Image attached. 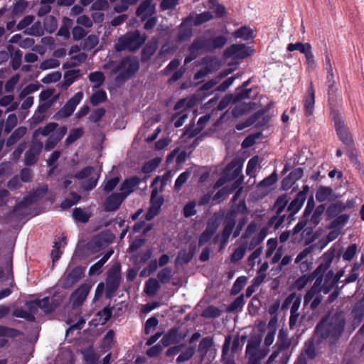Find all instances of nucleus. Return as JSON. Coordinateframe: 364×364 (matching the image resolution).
Listing matches in <instances>:
<instances>
[{"label":"nucleus","instance_id":"a19ab883","mask_svg":"<svg viewBox=\"0 0 364 364\" xmlns=\"http://www.w3.org/2000/svg\"><path fill=\"white\" fill-rule=\"evenodd\" d=\"M276 345L279 351H284L291 346V341L288 338L287 334L282 330L279 333L278 341Z\"/></svg>","mask_w":364,"mask_h":364},{"label":"nucleus","instance_id":"0eeeda50","mask_svg":"<svg viewBox=\"0 0 364 364\" xmlns=\"http://www.w3.org/2000/svg\"><path fill=\"white\" fill-rule=\"evenodd\" d=\"M237 215V211L235 210H229L225 216V221H224V228L221 232L220 235V245L223 247L225 245L228 240L235 227L236 224V217ZM220 237V235H218L214 238L215 242H217L218 239Z\"/></svg>","mask_w":364,"mask_h":364},{"label":"nucleus","instance_id":"4c0bfd02","mask_svg":"<svg viewBox=\"0 0 364 364\" xmlns=\"http://www.w3.org/2000/svg\"><path fill=\"white\" fill-rule=\"evenodd\" d=\"M326 209V205L324 204L318 205L312 212L311 216L309 218V222L314 225V227H316L320 221L321 216L323 213Z\"/></svg>","mask_w":364,"mask_h":364},{"label":"nucleus","instance_id":"20e7f679","mask_svg":"<svg viewBox=\"0 0 364 364\" xmlns=\"http://www.w3.org/2000/svg\"><path fill=\"white\" fill-rule=\"evenodd\" d=\"M145 41L144 35H141L138 31H134L128 32L119 37L114 46L117 51L124 50L134 51L138 50L144 43Z\"/></svg>","mask_w":364,"mask_h":364},{"label":"nucleus","instance_id":"9b49d317","mask_svg":"<svg viewBox=\"0 0 364 364\" xmlns=\"http://www.w3.org/2000/svg\"><path fill=\"white\" fill-rule=\"evenodd\" d=\"M59 303L54 299L45 297L41 300H36L28 304V309L32 314H35L38 309H41L46 313L53 311Z\"/></svg>","mask_w":364,"mask_h":364},{"label":"nucleus","instance_id":"ddd939ff","mask_svg":"<svg viewBox=\"0 0 364 364\" xmlns=\"http://www.w3.org/2000/svg\"><path fill=\"white\" fill-rule=\"evenodd\" d=\"M253 52L254 50L245 44H232L225 50L224 55L228 58L233 57L243 59L251 55Z\"/></svg>","mask_w":364,"mask_h":364},{"label":"nucleus","instance_id":"37998d69","mask_svg":"<svg viewBox=\"0 0 364 364\" xmlns=\"http://www.w3.org/2000/svg\"><path fill=\"white\" fill-rule=\"evenodd\" d=\"M247 280V277L246 276H240L237 277L230 289V294L236 295L239 294L245 287Z\"/></svg>","mask_w":364,"mask_h":364},{"label":"nucleus","instance_id":"4d7b16f0","mask_svg":"<svg viewBox=\"0 0 364 364\" xmlns=\"http://www.w3.org/2000/svg\"><path fill=\"white\" fill-rule=\"evenodd\" d=\"M277 179H278V176H277L276 171H274L269 176L264 178L262 181H261L258 183L257 186L259 188L270 187L277 181Z\"/></svg>","mask_w":364,"mask_h":364},{"label":"nucleus","instance_id":"774afa93","mask_svg":"<svg viewBox=\"0 0 364 364\" xmlns=\"http://www.w3.org/2000/svg\"><path fill=\"white\" fill-rule=\"evenodd\" d=\"M82 353L87 364H97L99 356L92 349L85 350Z\"/></svg>","mask_w":364,"mask_h":364},{"label":"nucleus","instance_id":"603ef678","mask_svg":"<svg viewBox=\"0 0 364 364\" xmlns=\"http://www.w3.org/2000/svg\"><path fill=\"white\" fill-rule=\"evenodd\" d=\"M213 343L214 342L212 337H205L200 341L198 351L203 355H205L210 348L213 346Z\"/></svg>","mask_w":364,"mask_h":364},{"label":"nucleus","instance_id":"49530a36","mask_svg":"<svg viewBox=\"0 0 364 364\" xmlns=\"http://www.w3.org/2000/svg\"><path fill=\"white\" fill-rule=\"evenodd\" d=\"M111 316L112 309L109 306L105 307L96 315L95 321H97V324L104 325L110 318Z\"/></svg>","mask_w":364,"mask_h":364},{"label":"nucleus","instance_id":"69168bd1","mask_svg":"<svg viewBox=\"0 0 364 364\" xmlns=\"http://www.w3.org/2000/svg\"><path fill=\"white\" fill-rule=\"evenodd\" d=\"M187 117L188 113L186 110H183L176 114L173 117V120L174 121V127L176 128L181 127L184 124Z\"/></svg>","mask_w":364,"mask_h":364},{"label":"nucleus","instance_id":"4468645a","mask_svg":"<svg viewBox=\"0 0 364 364\" xmlns=\"http://www.w3.org/2000/svg\"><path fill=\"white\" fill-rule=\"evenodd\" d=\"M84 274V269L82 267H77L73 269L68 268L60 279L63 287L68 288L78 282Z\"/></svg>","mask_w":364,"mask_h":364},{"label":"nucleus","instance_id":"a211bd4d","mask_svg":"<svg viewBox=\"0 0 364 364\" xmlns=\"http://www.w3.org/2000/svg\"><path fill=\"white\" fill-rule=\"evenodd\" d=\"M47 187L43 186L40 189L36 190L33 193H30L27 196H26L23 200L18 203L14 210V213L15 214L17 213H25V212H21V210L28 206H30L38 198L42 196L47 192Z\"/></svg>","mask_w":364,"mask_h":364},{"label":"nucleus","instance_id":"5fc2aeb1","mask_svg":"<svg viewBox=\"0 0 364 364\" xmlns=\"http://www.w3.org/2000/svg\"><path fill=\"white\" fill-rule=\"evenodd\" d=\"M358 252V245L355 243L350 244L342 255L344 261L350 262Z\"/></svg>","mask_w":364,"mask_h":364},{"label":"nucleus","instance_id":"e433bc0d","mask_svg":"<svg viewBox=\"0 0 364 364\" xmlns=\"http://www.w3.org/2000/svg\"><path fill=\"white\" fill-rule=\"evenodd\" d=\"M14 96L11 95L1 97L0 106L8 107L6 112L16 110L18 107V104L16 102H14Z\"/></svg>","mask_w":364,"mask_h":364},{"label":"nucleus","instance_id":"c9c22d12","mask_svg":"<svg viewBox=\"0 0 364 364\" xmlns=\"http://www.w3.org/2000/svg\"><path fill=\"white\" fill-rule=\"evenodd\" d=\"M301 302V296H296L295 293L290 294L284 301V305H289L292 303L291 306L290 311H292V314L298 312L299 306Z\"/></svg>","mask_w":364,"mask_h":364},{"label":"nucleus","instance_id":"8fccbe9b","mask_svg":"<svg viewBox=\"0 0 364 364\" xmlns=\"http://www.w3.org/2000/svg\"><path fill=\"white\" fill-rule=\"evenodd\" d=\"M267 235V229L262 228L257 235L254 236L250 242V250L254 249L256 246L259 245L264 240Z\"/></svg>","mask_w":364,"mask_h":364},{"label":"nucleus","instance_id":"338daca9","mask_svg":"<svg viewBox=\"0 0 364 364\" xmlns=\"http://www.w3.org/2000/svg\"><path fill=\"white\" fill-rule=\"evenodd\" d=\"M99 42L98 36L96 35H90L83 43V48L85 50H91L95 48Z\"/></svg>","mask_w":364,"mask_h":364},{"label":"nucleus","instance_id":"f8f14e48","mask_svg":"<svg viewBox=\"0 0 364 364\" xmlns=\"http://www.w3.org/2000/svg\"><path fill=\"white\" fill-rule=\"evenodd\" d=\"M326 85L328 87V103L334 106L339 100H341V96L338 94L339 84L336 81L333 73L327 74Z\"/></svg>","mask_w":364,"mask_h":364},{"label":"nucleus","instance_id":"412c9836","mask_svg":"<svg viewBox=\"0 0 364 364\" xmlns=\"http://www.w3.org/2000/svg\"><path fill=\"white\" fill-rule=\"evenodd\" d=\"M67 132L65 127H61L52 133L47 139L45 144V149L50 151L53 149L58 142L65 136Z\"/></svg>","mask_w":364,"mask_h":364},{"label":"nucleus","instance_id":"aec40b11","mask_svg":"<svg viewBox=\"0 0 364 364\" xmlns=\"http://www.w3.org/2000/svg\"><path fill=\"white\" fill-rule=\"evenodd\" d=\"M42 148V142L33 139L31 148L25 154L26 164L28 165L35 164L38 160V155L40 154Z\"/></svg>","mask_w":364,"mask_h":364},{"label":"nucleus","instance_id":"4be33fe9","mask_svg":"<svg viewBox=\"0 0 364 364\" xmlns=\"http://www.w3.org/2000/svg\"><path fill=\"white\" fill-rule=\"evenodd\" d=\"M124 199L125 198L119 193L111 194L105 200V210L107 211L117 210Z\"/></svg>","mask_w":364,"mask_h":364},{"label":"nucleus","instance_id":"864d4df0","mask_svg":"<svg viewBox=\"0 0 364 364\" xmlns=\"http://www.w3.org/2000/svg\"><path fill=\"white\" fill-rule=\"evenodd\" d=\"M259 345L260 340L258 338H255L249 340L246 346V354L249 355H256Z\"/></svg>","mask_w":364,"mask_h":364},{"label":"nucleus","instance_id":"f3484780","mask_svg":"<svg viewBox=\"0 0 364 364\" xmlns=\"http://www.w3.org/2000/svg\"><path fill=\"white\" fill-rule=\"evenodd\" d=\"M213 18V14L209 11H205L199 14H196L194 16L193 14H191L187 17L183 18L181 25L182 26H198L204 23L210 21Z\"/></svg>","mask_w":364,"mask_h":364},{"label":"nucleus","instance_id":"13d9d810","mask_svg":"<svg viewBox=\"0 0 364 364\" xmlns=\"http://www.w3.org/2000/svg\"><path fill=\"white\" fill-rule=\"evenodd\" d=\"M349 219V215L347 214H343L338 216H336L331 223L329 224L328 228L331 229L336 228L338 227H343L346 225Z\"/></svg>","mask_w":364,"mask_h":364},{"label":"nucleus","instance_id":"7ed1b4c3","mask_svg":"<svg viewBox=\"0 0 364 364\" xmlns=\"http://www.w3.org/2000/svg\"><path fill=\"white\" fill-rule=\"evenodd\" d=\"M227 41L228 38L222 35L210 38L198 37L192 42V48L199 49L200 53H210L223 48Z\"/></svg>","mask_w":364,"mask_h":364},{"label":"nucleus","instance_id":"c756f323","mask_svg":"<svg viewBox=\"0 0 364 364\" xmlns=\"http://www.w3.org/2000/svg\"><path fill=\"white\" fill-rule=\"evenodd\" d=\"M333 195V191L331 187L321 186L316 192V199L318 202L322 203L326 200H331Z\"/></svg>","mask_w":364,"mask_h":364},{"label":"nucleus","instance_id":"39448f33","mask_svg":"<svg viewBox=\"0 0 364 364\" xmlns=\"http://www.w3.org/2000/svg\"><path fill=\"white\" fill-rule=\"evenodd\" d=\"M343 251L341 247L337 252L335 247H331L321 257L322 262L313 272L312 275L316 278L314 286L318 287L323 282V274L328 269L333 259L341 257Z\"/></svg>","mask_w":364,"mask_h":364},{"label":"nucleus","instance_id":"f257e3e1","mask_svg":"<svg viewBox=\"0 0 364 364\" xmlns=\"http://www.w3.org/2000/svg\"><path fill=\"white\" fill-rule=\"evenodd\" d=\"M345 326L346 320L340 315L322 318L315 328V333L318 336L317 343H321L328 338L338 339L344 331Z\"/></svg>","mask_w":364,"mask_h":364},{"label":"nucleus","instance_id":"de8ad7c7","mask_svg":"<svg viewBox=\"0 0 364 364\" xmlns=\"http://www.w3.org/2000/svg\"><path fill=\"white\" fill-rule=\"evenodd\" d=\"M58 95H55L54 93V90H46L42 91L40 94V101H43L45 102L50 103L53 105L56 100L58 99Z\"/></svg>","mask_w":364,"mask_h":364},{"label":"nucleus","instance_id":"423d86ee","mask_svg":"<svg viewBox=\"0 0 364 364\" xmlns=\"http://www.w3.org/2000/svg\"><path fill=\"white\" fill-rule=\"evenodd\" d=\"M224 217V212L222 210L215 212L211 218L207 222L205 230L200 234L198 239V246L202 247L208 242L216 232L220 221Z\"/></svg>","mask_w":364,"mask_h":364},{"label":"nucleus","instance_id":"0e129e2a","mask_svg":"<svg viewBox=\"0 0 364 364\" xmlns=\"http://www.w3.org/2000/svg\"><path fill=\"white\" fill-rule=\"evenodd\" d=\"M45 29L49 32L53 33L57 28V21L55 18L52 16H46L44 19Z\"/></svg>","mask_w":364,"mask_h":364},{"label":"nucleus","instance_id":"6e6d98bb","mask_svg":"<svg viewBox=\"0 0 364 364\" xmlns=\"http://www.w3.org/2000/svg\"><path fill=\"white\" fill-rule=\"evenodd\" d=\"M309 48H311L310 43H302L301 42H297L296 43H289L287 46V50L289 52L299 50L301 53H306V50Z\"/></svg>","mask_w":364,"mask_h":364},{"label":"nucleus","instance_id":"2eb2a0df","mask_svg":"<svg viewBox=\"0 0 364 364\" xmlns=\"http://www.w3.org/2000/svg\"><path fill=\"white\" fill-rule=\"evenodd\" d=\"M315 88L312 81H310L309 86L304 96V112L305 116H312L315 107Z\"/></svg>","mask_w":364,"mask_h":364},{"label":"nucleus","instance_id":"bf43d9fd","mask_svg":"<svg viewBox=\"0 0 364 364\" xmlns=\"http://www.w3.org/2000/svg\"><path fill=\"white\" fill-rule=\"evenodd\" d=\"M89 80L95 87H99L104 82L105 76L102 72L96 71L89 75Z\"/></svg>","mask_w":364,"mask_h":364},{"label":"nucleus","instance_id":"052dcab7","mask_svg":"<svg viewBox=\"0 0 364 364\" xmlns=\"http://www.w3.org/2000/svg\"><path fill=\"white\" fill-rule=\"evenodd\" d=\"M191 176V172L189 171H186L181 173L175 181L174 190L176 191H179L183 186V185L186 183L188 179Z\"/></svg>","mask_w":364,"mask_h":364},{"label":"nucleus","instance_id":"a18cd8bd","mask_svg":"<svg viewBox=\"0 0 364 364\" xmlns=\"http://www.w3.org/2000/svg\"><path fill=\"white\" fill-rule=\"evenodd\" d=\"M289 202V198L287 194L284 193L279 196L275 203L274 204V207L276 208V213L277 215H281L284 211L285 207L287 206Z\"/></svg>","mask_w":364,"mask_h":364},{"label":"nucleus","instance_id":"9d476101","mask_svg":"<svg viewBox=\"0 0 364 364\" xmlns=\"http://www.w3.org/2000/svg\"><path fill=\"white\" fill-rule=\"evenodd\" d=\"M334 124L336 134L340 140L347 146L353 145L352 136L344 121L340 117L336 116L334 117Z\"/></svg>","mask_w":364,"mask_h":364},{"label":"nucleus","instance_id":"393cba45","mask_svg":"<svg viewBox=\"0 0 364 364\" xmlns=\"http://www.w3.org/2000/svg\"><path fill=\"white\" fill-rule=\"evenodd\" d=\"M184 336H183L178 338V329L177 328H172L163 336L161 343L164 346H168L173 343L179 342Z\"/></svg>","mask_w":364,"mask_h":364},{"label":"nucleus","instance_id":"58836bf2","mask_svg":"<svg viewBox=\"0 0 364 364\" xmlns=\"http://www.w3.org/2000/svg\"><path fill=\"white\" fill-rule=\"evenodd\" d=\"M311 252V247H306L305 249H304L301 252H300L296 259H295V261L294 262L296 264H298L299 262H301L300 264V268L301 269L304 270H307L309 269V267L311 265V263H309L308 262H301L304 258H306L309 254H310Z\"/></svg>","mask_w":364,"mask_h":364},{"label":"nucleus","instance_id":"09e8293b","mask_svg":"<svg viewBox=\"0 0 364 364\" xmlns=\"http://www.w3.org/2000/svg\"><path fill=\"white\" fill-rule=\"evenodd\" d=\"M221 310L214 306H208L201 313V316L206 318H216L220 316Z\"/></svg>","mask_w":364,"mask_h":364},{"label":"nucleus","instance_id":"f03ea898","mask_svg":"<svg viewBox=\"0 0 364 364\" xmlns=\"http://www.w3.org/2000/svg\"><path fill=\"white\" fill-rule=\"evenodd\" d=\"M139 62L134 58H124L119 62L111 61L104 65L105 69L110 70L117 74L116 81L122 82L132 77L139 70Z\"/></svg>","mask_w":364,"mask_h":364},{"label":"nucleus","instance_id":"5701e85b","mask_svg":"<svg viewBox=\"0 0 364 364\" xmlns=\"http://www.w3.org/2000/svg\"><path fill=\"white\" fill-rule=\"evenodd\" d=\"M325 273V275L323 274V282L318 287H320V291H322L323 294H328L336 285L334 281V272L331 269Z\"/></svg>","mask_w":364,"mask_h":364},{"label":"nucleus","instance_id":"7c9ffc66","mask_svg":"<svg viewBox=\"0 0 364 364\" xmlns=\"http://www.w3.org/2000/svg\"><path fill=\"white\" fill-rule=\"evenodd\" d=\"M113 254V250H109L106 252L104 256L95 264L92 265L89 269L90 275H95L99 274L101 272V268L105 264V263L109 259V258Z\"/></svg>","mask_w":364,"mask_h":364},{"label":"nucleus","instance_id":"473e14b6","mask_svg":"<svg viewBox=\"0 0 364 364\" xmlns=\"http://www.w3.org/2000/svg\"><path fill=\"white\" fill-rule=\"evenodd\" d=\"M58 124L54 122H50L46 124L45 127H40L36 129L33 133V139L37 140V137L40 135L46 136H49L56 131Z\"/></svg>","mask_w":364,"mask_h":364},{"label":"nucleus","instance_id":"a878e982","mask_svg":"<svg viewBox=\"0 0 364 364\" xmlns=\"http://www.w3.org/2000/svg\"><path fill=\"white\" fill-rule=\"evenodd\" d=\"M151 200L152 205L146 215V218L148 220H151L159 213V198L158 197V191L156 188H154L152 191Z\"/></svg>","mask_w":364,"mask_h":364},{"label":"nucleus","instance_id":"bb28decb","mask_svg":"<svg viewBox=\"0 0 364 364\" xmlns=\"http://www.w3.org/2000/svg\"><path fill=\"white\" fill-rule=\"evenodd\" d=\"M151 200L152 205L146 215V218L148 220H151L159 213V198L158 197V191L156 188H154L152 191Z\"/></svg>","mask_w":364,"mask_h":364},{"label":"nucleus","instance_id":"680f3d73","mask_svg":"<svg viewBox=\"0 0 364 364\" xmlns=\"http://www.w3.org/2000/svg\"><path fill=\"white\" fill-rule=\"evenodd\" d=\"M261 136V132H257L248 135L242 142V147L246 149L252 146L256 143V140L260 138Z\"/></svg>","mask_w":364,"mask_h":364},{"label":"nucleus","instance_id":"79ce46f5","mask_svg":"<svg viewBox=\"0 0 364 364\" xmlns=\"http://www.w3.org/2000/svg\"><path fill=\"white\" fill-rule=\"evenodd\" d=\"M252 89H242L237 87L236 92L232 95L233 103L239 102L243 100L250 98V93Z\"/></svg>","mask_w":364,"mask_h":364},{"label":"nucleus","instance_id":"c85d7f7f","mask_svg":"<svg viewBox=\"0 0 364 364\" xmlns=\"http://www.w3.org/2000/svg\"><path fill=\"white\" fill-rule=\"evenodd\" d=\"M139 182V180L137 178H131L125 180L120 186L119 193L126 198L131 193L133 192Z\"/></svg>","mask_w":364,"mask_h":364},{"label":"nucleus","instance_id":"c03bdc74","mask_svg":"<svg viewBox=\"0 0 364 364\" xmlns=\"http://www.w3.org/2000/svg\"><path fill=\"white\" fill-rule=\"evenodd\" d=\"M27 132V128L25 127H20L16 129L7 140V145L11 146L14 144L18 140L23 137Z\"/></svg>","mask_w":364,"mask_h":364},{"label":"nucleus","instance_id":"72a5a7b5","mask_svg":"<svg viewBox=\"0 0 364 364\" xmlns=\"http://www.w3.org/2000/svg\"><path fill=\"white\" fill-rule=\"evenodd\" d=\"M233 36L237 38H242L244 41H249L252 38H254V31L250 28L249 26H242L237 30H236Z\"/></svg>","mask_w":364,"mask_h":364},{"label":"nucleus","instance_id":"cd10ccee","mask_svg":"<svg viewBox=\"0 0 364 364\" xmlns=\"http://www.w3.org/2000/svg\"><path fill=\"white\" fill-rule=\"evenodd\" d=\"M151 200L152 205L146 215V218L148 220H151L159 213V198L158 197V191L156 188H154L152 191Z\"/></svg>","mask_w":364,"mask_h":364},{"label":"nucleus","instance_id":"dca6fc26","mask_svg":"<svg viewBox=\"0 0 364 364\" xmlns=\"http://www.w3.org/2000/svg\"><path fill=\"white\" fill-rule=\"evenodd\" d=\"M83 98V92H77L72 98H70L63 108L58 112V117L60 118H66L70 117L75 111L77 105Z\"/></svg>","mask_w":364,"mask_h":364},{"label":"nucleus","instance_id":"f704fd0d","mask_svg":"<svg viewBox=\"0 0 364 364\" xmlns=\"http://www.w3.org/2000/svg\"><path fill=\"white\" fill-rule=\"evenodd\" d=\"M305 200H306L303 199L298 195H296V197L291 200L287 207V210L290 212L289 216H294V215L300 210Z\"/></svg>","mask_w":364,"mask_h":364},{"label":"nucleus","instance_id":"e2e57ef3","mask_svg":"<svg viewBox=\"0 0 364 364\" xmlns=\"http://www.w3.org/2000/svg\"><path fill=\"white\" fill-rule=\"evenodd\" d=\"M17 122L18 119L16 114H9L4 124V132L6 134L9 133L16 126Z\"/></svg>","mask_w":364,"mask_h":364},{"label":"nucleus","instance_id":"1a4fd4ad","mask_svg":"<svg viewBox=\"0 0 364 364\" xmlns=\"http://www.w3.org/2000/svg\"><path fill=\"white\" fill-rule=\"evenodd\" d=\"M75 177L84 181L83 187L85 189L91 190L96 186L99 174L92 167L88 166L77 173Z\"/></svg>","mask_w":364,"mask_h":364},{"label":"nucleus","instance_id":"3c124183","mask_svg":"<svg viewBox=\"0 0 364 364\" xmlns=\"http://www.w3.org/2000/svg\"><path fill=\"white\" fill-rule=\"evenodd\" d=\"M159 288V284L158 280L156 279H149L145 284L144 291L147 295L151 296L156 294Z\"/></svg>","mask_w":364,"mask_h":364},{"label":"nucleus","instance_id":"ea45409f","mask_svg":"<svg viewBox=\"0 0 364 364\" xmlns=\"http://www.w3.org/2000/svg\"><path fill=\"white\" fill-rule=\"evenodd\" d=\"M251 109V103H241L237 105L232 110L231 114L233 117L238 118L247 112Z\"/></svg>","mask_w":364,"mask_h":364},{"label":"nucleus","instance_id":"b1692460","mask_svg":"<svg viewBox=\"0 0 364 364\" xmlns=\"http://www.w3.org/2000/svg\"><path fill=\"white\" fill-rule=\"evenodd\" d=\"M154 11L155 6L152 4V0H146L137 9L136 14L142 21H144L151 16L154 13Z\"/></svg>","mask_w":364,"mask_h":364},{"label":"nucleus","instance_id":"2f4dec72","mask_svg":"<svg viewBox=\"0 0 364 364\" xmlns=\"http://www.w3.org/2000/svg\"><path fill=\"white\" fill-rule=\"evenodd\" d=\"M245 304V295L242 294L227 306L225 311L228 313L241 312Z\"/></svg>","mask_w":364,"mask_h":364},{"label":"nucleus","instance_id":"6e6552de","mask_svg":"<svg viewBox=\"0 0 364 364\" xmlns=\"http://www.w3.org/2000/svg\"><path fill=\"white\" fill-rule=\"evenodd\" d=\"M120 282V267L116 264L107 272L106 280V296L111 298L119 286Z\"/></svg>","mask_w":364,"mask_h":364},{"label":"nucleus","instance_id":"6ab92c4d","mask_svg":"<svg viewBox=\"0 0 364 364\" xmlns=\"http://www.w3.org/2000/svg\"><path fill=\"white\" fill-rule=\"evenodd\" d=\"M90 289L91 285L90 284H83L71 294L70 301L74 307H77L82 304L87 298Z\"/></svg>","mask_w":364,"mask_h":364}]
</instances>
